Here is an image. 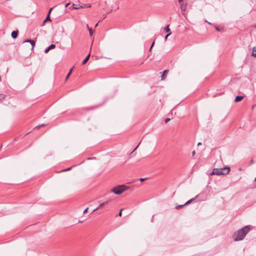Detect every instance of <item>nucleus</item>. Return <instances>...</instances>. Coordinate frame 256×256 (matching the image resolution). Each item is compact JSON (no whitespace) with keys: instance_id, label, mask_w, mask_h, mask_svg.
Returning a JSON list of instances; mask_svg holds the SVG:
<instances>
[{"instance_id":"f257e3e1","label":"nucleus","mask_w":256,"mask_h":256,"mask_svg":"<svg viewBox=\"0 0 256 256\" xmlns=\"http://www.w3.org/2000/svg\"><path fill=\"white\" fill-rule=\"evenodd\" d=\"M250 231V228L249 226H245L235 232L232 236V238L234 241L242 240Z\"/></svg>"},{"instance_id":"f03ea898","label":"nucleus","mask_w":256,"mask_h":256,"mask_svg":"<svg viewBox=\"0 0 256 256\" xmlns=\"http://www.w3.org/2000/svg\"><path fill=\"white\" fill-rule=\"evenodd\" d=\"M230 171V168L228 166H225L224 168H214L212 172L210 173V175H225L228 174Z\"/></svg>"},{"instance_id":"7ed1b4c3","label":"nucleus","mask_w":256,"mask_h":256,"mask_svg":"<svg viewBox=\"0 0 256 256\" xmlns=\"http://www.w3.org/2000/svg\"><path fill=\"white\" fill-rule=\"evenodd\" d=\"M128 188L129 187L126 185H119L113 188L112 189L111 191L115 194H120L128 190Z\"/></svg>"},{"instance_id":"20e7f679","label":"nucleus","mask_w":256,"mask_h":256,"mask_svg":"<svg viewBox=\"0 0 256 256\" xmlns=\"http://www.w3.org/2000/svg\"><path fill=\"white\" fill-rule=\"evenodd\" d=\"M56 46L54 44H51L48 47L46 48L44 50V52L47 53L50 50L55 48Z\"/></svg>"},{"instance_id":"39448f33","label":"nucleus","mask_w":256,"mask_h":256,"mask_svg":"<svg viewBox=\"0 0 256 256\" xmlns=\"http://www.w3.org/2000/svg\"><path fill=\"white\" fill-rule=\"evenodd\" d=\"M244 98V96H238L236 97L235 98V100H234V102H240V101L242 100Z\"/></svg>"},{"instance_id":"423d86ee","label":"nucleus","mask_w":256,"mask_h":256,"mask_svg":"<svg viewBox=\"0 0 256 256\" xmlns=\"http://www.w3.org/2000/svg\"><path fill=\"white\" fill-rule=\"evenodd\" d=\"M18 31H13L12 32L11 36L12 38H16L18 36Z\"/></svg>"},{"instance_id":"0eeeda50","label":"nucleus","mask_w":256,"mask_h":256,"mask_svg":"<svg viewBox=\"0 0 256 256\" xmlns=\"http://www.w3.org/2000/svg\"><path fill=\"white\" fill-rule=\"evenodd\" d=\"M90 56V53L86 56V58L84 59L83 62H82V64H84L86 63V62L89 60Z\"/></svg>"},{"instance_id":"6e6552de","label":"nucleus","mask_w":256,"mask_h":256,"mask_svg":"<svg viewBox=\"0 0 256 256\" xmlns=\"http://www.w3.org/2000/svg\"><path fill=\"white\" fill-rule=\"evenodd\" d=\"M198 197V195H197L194 198H192V199L188 200V202H186L184 204V205H186V204H190V202H192V201H194Z\"/></svg>"},{"instance_id":"1a4fd4ad","label":"nucleus","mask_w":256,"mask_h":256,"mask_svg":"<svg viewBox=\"0 0 256 256\" xmlns=\"http://www.w3.org/2000/svg\"><path fill=\"white\" fill-rule=\"evenodd\" d=\"M104 206V204L103 203H102L100 204V206L94 209L93 210H92V212H94L95 211H96V210H98V209L103 207Z\"/></svg>"},{"instance_id":"9d476101","label":"nucleus","mask_w":256,"mask_h":256,"mask_svg":"<svg viewBox=\"0 0 256 256\" xmlns=\"http://www.w3.org/2000/svg\"><path fill=\"white\" fill-rule=\"evenodd\" d=\"M168 70H165L164 71L162 74V80H164V75L166 74L168 72Z\"/></svg>"},{"instance_id":"9b49d317","label":"nucleus","mask_w":256,"mask_h":256,"mask_svg":"<svg viewBox=\"0 0 256 256\" xmlns=\"http://www.w3.org/2000/svg\"><path fill=\"white\" fill-rule=\"evenodd\" d=\"M47 21H51V20L50 18V15L49 14H48L46 18L44 20V21L43 22V24H44Z\"/></svg>"},{"instance_id":"f8f14e48","label":"nucleus","mask_w":256,"mask_h":256,"mask_svg":"<svg viewBox=\"0 0 256 256\" xmlns=\"http://www.w3.org/2000/svg\"><path fill=\"white\" fill-rule=\"evenodd\" d=\"M164 30L165 31V32H170V29L169 28H168V26H166L164 28Z\"/></svg>"},{"instance_id":"ddd939ff","label":"nucleus","mask_w":256,"mask_h":256,"mask_svg":"<svg viewBox=\"0 0 256 256\" xmlns=\"http://www.w3.org/2000/svg\"><path fill=\"white\" fill-rule=\"evenodd\" d=\"M72 6L74 9H78L81 7V6H80V5H77V4H73Z\"/></svg>"},{"instance_id":"4468645a","label":"nucleus","mask_w":256,"mask_h":256,"mask_svg":"<svg viewBox=\"0 0 256 256\" xmlns=\"http://www.w3.org/2000/svg\"><path fill=\"white\" fill-rule=\"evenodd\" d=\"M30 43L31 44L32 47V49L34 48V45L35 44V42L34 40H30Z\"/></svg>"},{"instance_id":"2eb2a0df","label":"nucleus","mask_w":256,"mask_h":256,"mask_svg":"<svg viewBox=\"0 0 256 256\" xmlns=\"http://www.w3.org/2000/svg\"><path fill=\"white\" fill-rule=\"evenodd\" d=\"M252 56L256 57V50H254V48L252 49Z\"/></svg>"},{"instance_id":"dca6fc26","label":"nucleus","mask_w":256,"mask_h":256,"mask_svg":"<svg viewBox=\"0 0 256 256\" xmlns=\"http://www.w3.org/2000/svg\"><path fill=\"white\" fill-rule=\"evenodd\" d=\"M88 30H89V32H90V36H92V28H88Z\"/></svg>"},{"instance_id":"f3484780","label":"nucleus","mask_w":256,"mask_h":256,"mask_svg":"<svg viewBox=\"0 0 256 256\" xmlns=\"http://www.w3.org/2000/svg\"><path fill=\"white\" fill-rule=\"evenodd\" d=\"M72 169V167H70V168H68L66 169H64V170H62V172H66V171H68V170H70Z\"/></svg>"},{"instance_id":"a211bd4d","label":"nucleus","mask_w":256,"mask_h":256,"mask_svg":"<svg viewBox=\"0 0 256 256\" xmlns=\"http://www.w3.org/2000/svg\"><path fill=\"white\" fill-rule=\"evenodd\" d=\"M186 6H184L183 5H182V6H181V9H182V11H184V10H186Z\"/></svg>"},{"instance_id":"6ab92c4d","label":"nucleus","mask_w":256,"mask_h":256,"mask_svg":"<svg viewBox=\"0 0 256 256\" xmlns=\"http://www.w3.org/2000/svg\"><path fill=\"white\" fill-rule=\"evenodd\" d=\"M184 206V204H182V205H178V206H176V209H178V208H182V206Z\"/></svg>"},{"instance_id":"aec40b11","label":"nucleus","mask_w":256,"mask_h":256,"mask_svg":"<svg viewBox=\"0 0 256 256\" xmlns=\"http://www.w3.org/2000/svg\"><path fill=\"white\" fill-rule=\"evenodd\" d=\"M170 120V118H166L165 120H164V122L166 123H167Z\"/></svg>"},{"instance_id":"412c9836","label":"nucleus","mask_w":256,"mask_h":256,"mask_svg":"<svg viewBox=\"0 0 256 256\" xmlns=\"http://www.w3.org/2000/svg\"><path fill=\"white\" fill-rule=\"evenodd\" d=\"M44 126V124H42V125H40V126H36V127L35 128H37L38 129V128H40V127L43 126Z\"/></svg>"},{"instance_id":"4be33fe9","label":"nucleus","mask_w":256,"mask_h":256,"mask_svg":"<svg viewBox=\"0 0 256 256\" xmlns=\"http://www.w3.org/2000/svg\"><path fill=\"white\" fill-rule=\"evenodd\" d=\"M110 200H108L106 202H104L102 203L104 204V206H105L106 204H108L109 202H110Z\"/></svg>"},{"instance_id":"5701e85b","label":"nucleus","mask_w":256,"mask_h":256,"mask_svg":"<svg viewBox=\"0 0 256 256\" xmlns=\"http://www.w3.org/2000/svg\"><path fill=\"white\" fill-rule=\"evenodd\" d=\"M147 180V178H140V182H143V181H144V180Z\"/></svg>"},{"instance_id":"b1692460","label":"nucleus","mask_w":256,"mask_h":256,"mask_svg":"<svg viewBox=\"0 0 256 256\" xmlns=\"http://www.w3.org/2000/svg\"><path fill=\"white\" fill-rule=\"evenodd\" d=\"M122 209H121L118 214V215L120 216H122Z\"/></svg>"},{"instance_id":"393cba45","label":"nucleus","mask_w":256,"mask_h":256,"mask_svg":"<svg viewBox=\"0 0 256 256\" xmlns=\"http://www.w3.org/2000/svg\"><path fill=\"white\" fill-rule=\"evenodd\" d=\"M171 32H169L168 34H167L166 36H165V40H166L170 34Z\"/></svg>"},{"instance_id":"a878e982","label":"nucleus","mask_w":256,"mask_h":256,"mask_svg":"<svg viewBox=\"0 0 256 256\" xmlns=\"http://www.w3.org/2000/svg\"><path fill=\"white\" fill-rule=\"evenodd\" d=\"M154 42H152V46H150V50H149L150 51V50H152V46H154Z\"/></svg>"},{"instance_id":"bb28decb","label":"nucleus","mask_w":256,"mask_h":256,"mask_svg":"<svg viewBox=\"0 0 256 256\" xmlns=\"http://www.w3.org/2000/svg\"><path fill=\"white\" fill-rule=\"evenodd\" d=\"M52 8H51L50 9V10H49V11H48V14H49V15L50 14V12H51L52 10Z\"/></svg>"},{"instance_id":"cd10ccee","label":"nucleus","mask_w":256,"mask_h":256,"mask_svg":"<svg viewBox=\"0 0 256 256\" xmlns=\"http://www.w3.org/2000/svg\"><path fill=\"white\" fill-rule=\"evenodd\" d=\"M88 210V208H86L84 210V213H86V212H87Z\"/></svg>"},{"instance_id":"c85d7f7f","label":"nucleus","mask_w":256,"mask_h":256,"mask_svg":"<svg viewBox=\"0 0 256 256\" xmlns=\"http://www.w3.org/2000/svg\"><path fill=\"white\" fill-rule=\"evenodd\" d=\"M30 40H25L24 42H30Z\"/></svg>"},{"instance_id":"c756f323","label":"nucleus","mask_w":256,"mask_h":256,"mask_svg":"<svg viewBox=\"0 0 256 256\" xmlns=\"http://www.w3.org/2000/svg\"><path fill=\"white\" fill-rule=\"evenodd\" d=\"M254 163V160H251L250 161V164H252Z\"/></svg>"},{"instance_id":"7c9ffc66","label":"nucleus","mask_w":256,"mask_h":256,"mask_svg":"<svg viewBox=\"0 0 256 256\" xmlns=\"http://www.w3.org/2000/svg\"><path fill=\"white\" fill-rule=\"evenodd\" d=\"M70 72H68L66 76V79L68 78L70 76Z\"/></svg>"},{"instance_id":"2f4dec72","label":"nucleus","mask_w":256,"mask_h":256,"mask_svg":"<svg viewBox=\"0 0 256 256\" xmlns=\"http://www.w3.org/2000/svg\"><path fill=\"white\" fill-rule=\"evenodd\" d=\"M140 144V143H139V144H138V146L135 148L134 149V150H133V152H134V150H136L138 148V146H139Z\"/></svg>"},{"instance_id":"473e14b6","label":"nucleus","mask_w":256,"mask_h":256,"mask_svg":"<svg viewBox=\"0 0 256 256\" xmlns=\"http://www.w3.org/2000/svg\"><path fill=\"white\" fill-rule=\"evenodd\" d=\"M216 29L218 31H220V30L217 26L216 27Z\"/></svg>"},{"instance_id":"72a5a7b5","label":"nucleus","mask_w":256,"mask_h":256,"mask_svg":"<svg viewBox=\"0 0 256 256\" xmlns=\"http://www.w3.org/2000/svg\"><path fill=\"white\" fill-rule=\"evenodd\" d=\"M69 5V3L66 4L65 8H66Z\"/></svg>"},{"instance_id":"f704fd0d","label":"nucleus","mask_w":256,"mask_h":256,"mask_svg":"<svg viewBox=\"0 0 256 256\" xmlns=\"http://www.w3.org/2000/svg\"><path fill=\"white\" fill-rule=\"evenodd\" d=\"M72 69H73V68H71V70H70V71L69 72H70V74H71V72H72Z\"/></svg>"},{"instance_id":"c9c22d12","label":"nucleus","mask_w":256,"mask_h":256,"mask_svg":"<svg viewBox=\"0 0 256 256\" xmlns=\"http://www.w3.org/2000/svg\"><path fill=\"white\" fill-rule=\"evenodd\" d=\"M255 106H256V104H255V105L252 106V109H253V108H254Z\"/></svg>"},{"instance_id":"e433bc0d","label":"nucleus","mask_w":256,"mask_h":256,"mask_svg":"<svg viewBox=\"0 0 256 256\" xmlns=\"http://www.w3.org/2000/svg\"><path fill=\"white\" fill-rule=\"evenodd\" d=\"M195 154V152L194 151H193L192 152V155L194 156Z\"/></svg>"},{"instance_id":"4c0bfd02","label":"nucleus","mask_w":256,"mask_h":256,"mask_svg":"<svg viewBox=\"0 0 256 256\" xmlns=\"http://www.w3.org/2000/svg\"><path fill=\"white\" fill-rule=\"evenodd\" d=\"M200 144H201V142H198V146H200Z\"/></svg>"},{"instance_id":"58836bf2","label":"nucleus","mask_w":256,"mask_h":256,"mask_svg":"<svg viewBox=\"0 0 256 256\" xmlns=\"http://www.w3.org/2000/svg\"><path fill=\"white\" fill-rule=\"evenodd\" d=\"M183 0H178L179 2H181Z\"/></svg>"},{"instance_id":"ea45409f","label":"nucleus","mask_w":256,"mask_h":256,"mask_svg":"<svg viewBox=\"0 0 256 256\" xmlns=\"http://www.w3.org/2000/svg\"><path fill=\"white\" fill-rule=\"evenodd\" d=\"M98 25V23H97V24L95 25V26L96 27Z\"/></svg>"},{"instance_id":"a19ab883","label":"nucleus","mask_w":256,"mask_h":256,"mask_svg":"<svg viewBox=\"0 0 256 256\" xmlns=\"http://www.w3.org/2000/svg\"><path fill=\"white\" fill-rule=\"evenodd\" d=\"M91 159H92V158H88V160H91Z\"/></svg>"},{"instance_id":"79ce46f5","label":"nucleus","mask_w":256,"mask_h":256,"mask_svg":"<svg viewBox=\"0 0 256 256\" xmlns=\"http://www.w3.org/2000/svg\"><path fill=\"white\" fill-rule=\"evenodd\" d=\"M254 180H255V181L256 180V178H255V179H254Z\"/></svg>"},{"instance_id":"37998d69","label":"nucleus","mask_w":256,"mask_h":256,"mask_svg":"<svg viewBox=\"0 0 256 256\" xmlns=\"http://www.w3.org/2000/svg\"><path fill=\"white\" fill-rule=\"evenodd\" d=\"M1 80V77L0 76V80Z\"/></svg>"}]
</instances>
